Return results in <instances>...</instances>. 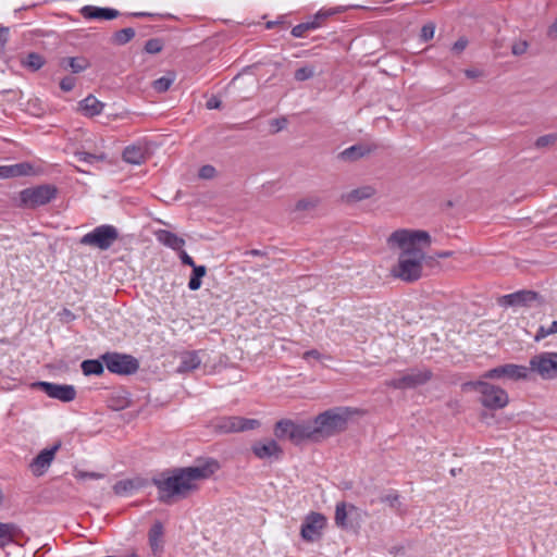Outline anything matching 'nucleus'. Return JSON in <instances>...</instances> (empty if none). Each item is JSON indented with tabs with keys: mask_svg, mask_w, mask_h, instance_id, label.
Segmentation results:
<instances>
[{
	"mask_svg": "<svg viewBox=\"0 0 557 557\" xmlns=\"http://www.w3.org/2000/svg\"><path fill=\"white\" fill-rule=\"evenodd\" d=\"M220 468L213 458L197 459L190 467H180L163 471L152 479L158 490L159 502L170 505L175 499L186 498L198 490V482L209 479Z\"/></svg>",
	"mask_w": 557,
	"mask_h": 557,
	"instance_id": "obj_1",
	"label": "nucleus"
},
{
	"mask_svg": "<svg viewBox=\"0 0 557 557\" xmlns=\"http://www.w3.org/2000/svg\"><path fill=\"white\" fill-rule=\"evenodd\" d=\"M391 246L395 245L401 249L398 257V264L392 270L395 277L405 282H416L422 275L424 252L418 247L419 243L425 246L431 244L430 234L421 230H397L387 239Z\"/></svg>",
	"mask_w": 557,
	"mask_h": 557,
	"instance_id": "obj_2",
	"label": "nucleus"
},
{
	"mask_svg": "<svg viewBox=\"0 0 557 557\" xmlns=\"http://www.w3.org/2000/svg\"><path fill=\"white\" fill-rule=\"evenodd\" d=\"M350 414L348 407H335L318 414L311 421L317 441H323L346 430Z\"/></svg>",
	"mask_w": 557,
	"mask_h": 557,
	"instance_id": "obj_3",
	"label": "nucleus"
},
{
	"mask_svg": "<svg viewBox=\"0 0 557 557\" xmlns=\"http://www.w3.org/2000/svg\"><path fill=\"white\" fill-rule=\"evenodd\" d=\"M120 238L119 230L111 224H102L85 234L79 244L99 250H108Z\"/></svg>",
	"mask_w": 557,
	"mask_h": 557,
	"instance_id": "obj_4",
	"label": "nucleus"
},
{
	"mask_svg": "<svg viewBox=\"0 0 557 557\" xmlns=\"http://www.w3.org/2000/svg\"><path fill=\"white\" fill-rule=\"evenodd\" d=\"M432 377L433 372L430 369L413 368L399 377L386 381L385 385L395 389H409L426 384Z\"/></svg>",
	"mask_w": 557,
	"mask_h": 557,
	"instance_id": "obj_5",
	"label": "nucleus"
},
{
	"mask_svg": "<svg viewBox=\"0 0 557 557\" xmlns=\"http://www.w3.org/2000/svg\"><path fill=\"white\" fill-rule=\"evenodd\" d=\"M101 360L111 373L119 375L134 374L139 369L138 360L126 354L106 352L101 356Z\"/></svg>",
	"mask_w": 557,
	"mask_h": 557,
	"instance_id": "obj_6",
	"label": "nucleus"
},
{
	"mask_svg": "<svg viewBox=\"0 0 557 557\" xmlns=\"http://www.w3.org/2000/svg\"><path fill=\"white\" fill-rule=\"evenodd\" d=\"M260 426L257 419L242 417H221L213 422V429L219 433H233L255 430Z\"/></svg>",
	"mask_w": 557,
	"mask_h": 557,
	"instance_id": "obj_7",
	"label": "nucleus"
},
{
	"mask_svg": "<svg viewBox=\"0 0 557 557\" xmlns=\"http://www.w3.org/2000/svg\"><path fill=\"white\" fill-rule=\"evenodd\" d=\"M536 372L544 380L557 377V352H541L530 359L529 371Z\"/></svg>",
	"mask_w": 557,
	"mask_h": 557,
	"instance_id": "obj_8",
	"label": "nucleus"
},
{
	"mask_svg": "<svg viewBox=\"0 0 557 557\" xmlns=\"http://www.w3.org/2000/svg\"><path fill=\"white\" fill-rule=\"evenodd\" d=\"M482 391L480 393V403L483 407L491 410H498L505 408L509 403L507 392L494 384L486 382L481 384Z\"/></svg>",
	"mask_w": 557,
	"mask_h": 557,
	"instance_id": "obj_9",
	"label": "nucleus"
},
{
	"mask_svg": "<svg viewBox=\"0 0 557 557\" xmlns=\"http://www.w3.org/2000/svg\"><path fill=\"white\" fill-rule=\"evenodd\" d=\"M529 368L524 366L507 363L503 366L495 367L493 369L487 370L482 374V377L485 380H499L503 377H507L513 381L524 380L528 377Z\"/></svg>",
	"mask_w": 557,
	"mask_h": 557,
	"instance_id": "obj_10",
	"label": "nucleus"
},
{
	"mask_svg": "<svg viewBox=\"0 0 557 557\" xmlns=\"http://www.w3.org/2000/svg\"><path fill=\"white\" fill-rule=\"evenodd\" d=\"M37 388L42 391L48 397L58 399L62 403H71L77 395L76 388L70 384L37 381Z\"/></svg>",
	"mask_w": 557,
	"mask_h": 557,
	"instance_id": "obj_11",
	"label": "nucleus"
},
{
	"mask_svg": "<svg viewBox=\"0 0 557 557\" xmlns=\"http://www.w3.org/2000/svg\"><path fill=\"white\" fill-rule=\"evenodd\" d=\"M326 525V518L320 512H310L306 516L301 529L300 535L306 542H314L321 536V531Z\"/></svg>",
	"mask_w": 557,
	"mask_h": 557,
	"instance_id": "obj_12",
	"label": "nucleus"
},
{
	"mask_svg": "<svg viewBox=\"0 0 557 557\" xmlns=\"http://www.w3.org/2000/svg\"><path fill=\"white\" fill-rule=\"evenodd\" d=\"M541 295L533 290L522 289L499 298L498 304L504 307H531L533 302L539 301Z\"/></svg>",
	"mask_w": 557,
	"mask_h": 557,
	"instance_id": "obj_13",
	"label": "nucleus"
},
{
	"mask_svg": "<svg viewBox=\"0 0 557 557\" xmlns=\"http://www.w3.org/2000/svg\"><path fill=\"white\" fill-rule=\"evenodd\" d=\"M251 450L256 457L263 460H280L283 457V449L274 440L256 442Z\"/></svg>",
	"mask_w": 557,
	"mask_h": 557,
	"instance_id": "obj_14",
	"label": "nucleus"
},
{
	"mask_svg": "<svg viewBox=\"0 0 557 557\" xmlns=\"http://www.w3.org/2000/svg\"><path fill=\"white\" fill-rule=\"evenodd\" d=\"M334 11H319L310 21L297 24L292 28L290 34L296 37L300 38L304 37L305 34L309 30L317 29L322 26L323 21L326 20L329 16L333 15Z\"/></svg>",
	"mask_w": 557,
	"mask_h": 557,
	"instance_id": "obj_15",
	"label": "nucleus"
},
{
	"mask_svg": "<svg viewBox=\"0 0 557 557\" xmlns=\"http://www.w3.org/2000/svg\"><path fill=\"white\" fill-rule=\"evenodd\" d=\"M305 441L318 442L311 421L301 423L293 422L290 442L295 445H299Z\"/></svg>",
	"mask_w": 557,
	"mask_h": 557,
	"instance_id": "obj_16",
	"label": "nucleus"
},
{
	"mask_svg": "<svg viewBox=\"0 0 557 557\" xmlns=\"http://www.w3.org/2000/svg\"><path fill=\"white\" fill-rule=\"evenodd\" d=\"M34 172L35 168L30 162L0 165V180L28 176Z\"/></svg>",
	"mask_w": 557,
	"mask_h": 557,
	"instance_id": "obj_17",
	"label": "nucleus"
},
{
	"mask_svg": "<svg viewBox=\"0 0 557 557\" xmlns=\"http://www.w3.org/2000/svg\"><path fill=\"white\" fill-rule=\"evenodd\" d=\"M61 446L62 442L59 440L51 447L44 448L37 454V478L47 472Z\"/></svg>",
	"mask_w": 557,
	"mask_h": 557,
	"instance_id": "obj_18",
	"label": "nucleus"
},
{
	"mask_svg": "<svg viewBox=\"0 0 557 557\" xmlns=\"http://www.w3.org/2000/svg\"><path fill=\"white\" fill-rule=\"evenodd\" d=\"M79 13L87 20H113L120 16V12L112 8H100L95 5H85Z\"/></svg>",
	"mask_w": 557,
	"mask_h": 557,
	"instance_id": "obj_19",
	"label": "nucleus"
},
{
	"mask_svg": "<svg viewBox=\"0 0 557 557\" xmlns=\"http://www.w3.org/2000/svg\"><path fill=\"white\" fill-rule=\"evenodd\" d=\"M147 484L146 480L141 478L120 480L113 485V492L115 495L124 496L133 491L140 490Z\"/></svg>",
	"mask_w": 557,
	"mask_h": 557,
	"instance_id": "obj_20",
	"label": "nucleus"
},
{
	"mask_svg": "<svg viewBox=\"0 0 557 557\" xmlns=\"http://www.w3.org/2000/svg\"><path fill=\"white\" fill-rule=\"evenodd\" d=\"M147 148L141 145H131L124 148L122 158L129 164L139 165L147 159Z\"/></svg>",
	"mask_w": 557,
	"mask_h": 557,
	"instance_id": "obj_21",
	"label": "nucleus"
},
{
	"mask_svg": "<svg viewBox=\"0 0 557 557\" xmlns=\"http://www.w3.org/2000/svg\"><path fill=\"white\" fill-rule=\"evenodd\" d=\"M59 65L63 71L78 74L88 69L90 64L84 57H64L60 59Z\"/></svg>",
	"mask_w": 557,
	"mask_h": 557,
	"instance_id": "obj_22",
	"label": "nucleus"
},
{
	"mask_svg": "<svg viewBox=\"0 0 557 557\" xmlns=\"http://www.w3.org/2000/svg\"><path fill=\"white\" fill-rule=\"evenodd\" d=\"M376 147L375 146H368L363 144H357L354 146H350L343 150L338 158L344 161H356L364 156H368L371 153Z\"/></svg>",
	"mask_w": 557,
	"mask_h": 557,
	"instance_id": "obj_23",
	"label": "nucleus"
},
{
	"mask_svg": "<svg viewBox=\"0 0 557 557\" xmlns=\"http://www.w3.org/2000/svg\"><path fill=\"white\" fill-rule=\"evenodd\" d=\"M156 236L159 243L175 251L182 250L185 246V239L183 237H180L168 230H159L156 232Z\"/></svg>",
	"mask_w": 557,
	"mask_h": 557,
	"instance_id": "obj_24",
	"label": "nucleus"
},
{
	"mask_svg": "<svg viewBox=\"0 0 557 557\" xmlns=\"http://www.w3.org/2000/svg\"><path fill=\"white\" fill-rule=\"evenodd\" d=\"M79 109L84 112L86 116H96L99 115L103 108L104 103L99 101L95 96L89 95L82 101H79Z\"/></svg>",
	"mask_w": 557,
	"mask_h": 557,
	"instance_id": "obj_25",
	"label": "nucleus"
},
{
	"mask_svg": "<svg viewBox=\"0 0 557 557\" xmlns=\"http://www.w3.org/2000/svg\"><path fill=\"white\" fill-rule=\"evenodd\" d=\"M59 189L52 184L37 185V206L51 202L58 195Z\"/></svg>",
	"mask_w": 557,
	"mask_h": 557,
	"instance_id": "obj_26",
	"label": "nucleus"
},
{
	"mask_svg": "<svg viewBox=\"0 0 557 557\" xmlns=\"http://www.w3.org/2000/svg\"><path fill=\"white\" fill-rule=\"evenodd\" d=\"M321 203V198L318 196H308L299 199L294 207V211H314Z\"/></svg>",
	"mask_w": 557,
	"mask_h": 557,
	"instance_id": "obj_27",
	"label": "nucleus"
},
{
	"mask_svg": "<svg viewBox=\"0 0 557 557\" xmlns=\"http://www.w3.org/2000/svg\"><path fill=\"white\" fill-rule=\"evenodd\" d=\"M103 363L98 359H87L82 362L81 368L85 375H100L104 371Z\"/></svg>",
	"mask_w": 557,
	"mask_h": 557,
	"instance_id": "obj_28",
	"label": "nucleus"
},
{
	"mask_svg": "<svg viewBox=\"0 0 557 557\" xmlns=\"http://www.w3.org/2000/svg\"><path fill=\"white\" fill-rule=\"evenodd\" d=\"M135 35L136 33L134 28L126 27L115 32L111 37V42L116 46H124L129 42Z\"/></svg>",
	"mask_w": 557,
	"mask_h": 557,
	"instance_id": "obj_29",
	"label": "nucleus"
},
{
	"mask_svg": "<svg viewBox=\"0 0 557 557\" xmlns=\"http://www.w3.org/2000/svg\"><path fill=\"white\" fill-rule=\"evenodd\" d=\"M188 282V288L190 290H198L201 287V278L207 274V268L205 265L195 264Z\"/></svg>",
	"mask_w": 557,
	"mask_h": 557,
	"instance_id": "obj_30",
	"label": "nucleus"
},
{
	"mask_svg": "<svg viewBox=\"0 0 557 557\" xmlns=\"http://www.w3.org/2000/svg\"><path fill=\"white\" fill-rule=\"evenodd\" d=\"M16 533V527L13 523L0 522V546L11 543Z\"/></svg>",
	"mask_w": 557,
	"mask_h": 557,
	"instance_id": "obj_31",
	"label": "nucleus"
},
{
	"mask_svg": "<svg viewBox=\"0 0 557 557\" xmlns=\"http://www.w3.org/2000/svg\"><path fill=\"white\" fill-rule=\"evenodd\" d=\"M292 420L283 419L276 422L274 428V434L277 438H288L290 441V431L293 426Z\"/></svg>",
	"mask_w": 557,
	"mask_h": 557,
	"instance_id": "obj_32",
	"label": "nucleus"
},
{
	"mask_svg": "<svg viewBox=\"0 0 557 557\" xmlns=\"http://www.w3.org/2000/svg\"><path fill=\"white\" fill-rule=\"evenodd\" d=\"M373 193H374V190L370 186H364V187H361V188H357V189L351 190L347 195V200L356 202V201H360V200H363V199H368V198H370L373 195Z\"/></svg>",
	"mask_w": 557,
	"mask_h": 557,
	"instance_id": "obj_33",
	"label": "nucleus"
},
{
	"mask_svg": "<svg viewBox=\"0 0 557 557\" xmlns=\"http://www.w3.org/2000/svg\"><path fill=\"white\" fill-rule=\"evenodd\" d=\"M200 366V359L196 352H190L183 357L180 370L181 371H191L197 369Z\"/></svg>",
	"mask_w": 557,
	"mask_h": 557,
	"instance_id": "obj_34",
	"label": "nucleus"
},
{
	"mask_svg": "<svg viewBox=\"0 0 557 557\" xmlns=\"http://www.w3.org/2000/svg\"><path fill=\"white\" fill-rule=\"evenodd\" d=\"M75 157L77 161L94 164L99 161H104L107 156L104 153L95 154L86 151H76Z\"/></svg>",
	"mask_w": 557,
	"mask_h": 557,
	"instance_id": "obj_35",
	"label": "nucleus"
},
{
	"mask_svg": "<svg viewBox=\"0 0 557 557\" xmlns=\"http://www.w3.org/2000/svg\"><path fill=\"white\" fill-rule=\"evenodd\" d=\"M174 79H175L174 74H169V75L162 76L152 83V87L158 92H165L166 90L170 89Z\"/></svg>",
	"mask_w": 557,
	"mask_h": 557,
	"instance_id": "obj_36",
	"label": "nucleus"
},
{
	"mask_svg": "<svg viewBox=\"0 0 557 557\" xmlns=\"http://www.w3.org/2000/svg\"><path fill=\"white\" fill-rule=\"evenodd\" d=\"M335 523L341 528H346L347 524V505L338 503L335 508Z\"/></svg>",
	"mask_w": 557,
	"mask_h": 557,
	"instance_id": "obj_37",
	"label": "nucleus"
},
{
	"mask_svg": "<svg viewBox=\"0 0 557 557\" xmlns=\"http://www.w3.org/2000/svg\"><path fill=\"white\" fill-rule=\"evenodd\" d=\"M314 74H315V69L313 65H305L295 71L294 77L298 82H304V81L312 78L314 76Z\"/></svg>",
	"mask_w": 557,
	"mask_h": 557,
	"instance_id": "obj_38",
	"label": "nucleus"
},
{
	"mask_svg": "<svg viewBox=\"0 0 557 557\" xmlns=\"http://www.w3.org/2000/svg\"><path fill=\"white\" fill-rule=\"evenodd\" d=\"M162 535V525L160 523L154 524L149 531V542L152 550L156 553L159 548V539Z\"/></svg>",
	"mask_w": 557,
	"mask_h": 557,
	"instance_id": "obj_39",
	"label": "nucleus"
},
{
	"mask_svg": "<svg viewBox=\"0 0 557 557\" xmlns=\"http://www.w3.org/2000/svg\"><path fill=\"white\" fill-rule=\"evenodd\" d=\"M21 205L35 207V187H29L21 191L20 194Z\"/></svg>",
	"mask_w": 557,
	"mask_h": 557,
	"instance_id": "obj_40",
	"label": "nucleus"
},
{
	"mask_svg": "<svg viewBox=\"0 0 557 557\" xmlns=\"http://www.w3.org/2000/svg\"><path fill=\"white\" fill-rule=\"evenodd\" d=\"M163 49V42L159 38H151L146 41L144 50L147 53L154 54L159 53Z\"/></svg>",
	"mask_w": 557,
	"mask_h": 557,
	"instance_id": "obj_41",
	"label": "nucleus"
},
{
	"mask_svg": "<svg viewBox=\"0 0 557 557\" xmlns=\"http://www.w3.org/2000/svg\"><path fill=\"white\" fill-rule=\"evenodd\" d=\"M556 141H557V134H555V133L546 134V135L540 136L535 140V147L539 149L546 148L548 146L554 145Z\"/></svg>",
	"mask_w": 557,
	"mask_h": 557,
	"instance_id": "obj_42",
	"label": "nucleus"
},
{
	"mask_svg": "<svg viewBox=\"0 0 557 557\" xmlns=\"http://www.w3.org/2000/svg\"><path fill=\"white\" fill-rule=\"evenodd\" d=\"M434 33H435V24L432 22L426 23L421 28L420 39L423 42H426L434 37Z\"/></svg>",
	"mask_w": 557,
	"mask_h": 557,
	"instance_id": "obj_43",
	"label": "nucleus"
},
{
	"mask_svg": "<svg viewBox=\"0 0 557 557\" xmlns=\"http://www.w3.org/2000/svg\"><path fill=\"white\" fill-rule=\"evenodd\" d=\"M76 81H77L76 77L71 76V75L63 77L60 81V88H61V90H63L65 92H69L71 90H73V88L76 85Z\"/></svg>",
	"mask_w": 557,
	"mask_h": 557,
	"instance_id": "obj_44",
	"label": "nucleus"
},
{
	"mask_svg": "<svg viewBox=\"0 0 557 557\" xmlns=\"http://www.w3.org/2000/svg\"><path fill=\"white\" fill-rule=\"evenodd\" d=\"M215 168L210 164H207L200 168L198 175L200 178L210 180L215 176Z\"/></svg>",
	"mask_w": 557,
	"mask_h": 557,
	"instance_id": "obj_45",
	"label": "nucleus"
},
{
	"mask_svg": "<svg viewBox=\"0 0 557 557\" xmlns=\"http://www.w3.org/2000/svg\"><path fill=\"white\" fill-rule=\"evenodd\" d=\"M103 476L104 475L99 472L77 471L75 473V478L82 481L86 479L99 480L102 479Z\"/></svg>",
	"mask_w": 557,
	"mask_h": 557,
	"instance_id": "obj_46",
	"label": "nucleus"
},
{
	"mask_svg": "<svg viewBox=\"0 0 557 557\" xmlns=\"http://www.w3.org/2000/svg\"><path fill=\"white\" fill-rule=\"evenodd\" d=\"M381 502L388 504L392 508H396L399 505V495L397 492L387 494L381 497Z\"/></svg>",
	"mask_w": 557,
	"mask_h": 557,
	"instance_id": "obj_47",
	"label": "nucleus"
},
{
	"mask_svg": "<svg viewBox=\"0 0 557 557\" xmlns=\"http://www.w3.org/2000/svg\"><path fill=\"white\" fill-rule=\"evenodd\" d=\"M468 46V39L465 37H460L451 47V50L459 54L461 53Z\"/></svg>",
	"mask_w": 557,
	"mask_h": 557,
	"instance_id": "obj_48",
	"label": "nucleus"
},
{
	"mask_svg": "<svg viewBox=\"0 0 557 557\" xmlns=\"http://www.w3.org/2000/svg\"><path fill=\"white\" fill-rule=\"evenodd\" d=\"M528 49L527 41L515 42L511 47V52L515 55L523 54Z\"/></svg>",
	"mask_w": 557,
	"mask_h": 557,
	"instance_id": "obj_49",
	"label": "nucleus"
},
{
	"mask_svg": "<svg viewBox=\"0 0 557 557\" xmlns=\"http://www.w3.org/2000/svg\"><path fill=\"white\" fill-rule=\"evenodd\" d=\"M178 257L181 262L185 265L194 267L196 264L194 259L184 249L178 251Z\"/></svg>",
	"mask_w": 557,
	"mask_h": 557,
	"instance_id": "obj_50",
	"label": "nucleus"
},
{
	"mask_svg": "<svg viewBox=\"0 0 557 557\" xmlns=\"http://www.w3.org/2000/svg\"><path fill=\"white\" fill-rule=\"evenodd\" d=\"M481 384H486V381H484V380L470 381V382H466L462 386H463V388H471V389H474V391H478L479 393H481V391H482Z\"/></svg>",
	"mask_w": 557,
	"mask_h": 557,
	"instance_id": "obj_51",
	"label": "nucleus"
},
{
	"mask_svg": "<svg viewBox=\"0 0 557 557\" xmlns=\"http://www.w3.org/2000/svg\"><path fill=\"white\" fill-rule=\"evenodd\" d=\"M553 334V331L550 330V327H545V326H540L536 334H535V337L534 339L536 342L545 338L546 336Z\"/></svg>",
	"mask_w": 557,
	"mask_h": 557,
	"instance_id": "obj_52",
	"label": "nucleus"
},
{
	"mask_svg": "<svg viewBox=\"0 0 557 557\" xmlns=\"http://www.w3.org/2000/svg\"><path fill=\"white\" fill-rule=\"evenodd\" d=\"M60 319L64 323H70L75 320V314L69 309H63L60 313Z\"/></svg>",
	"mask_w": 557,
	"mask_h": 557,
	"instance_id": "obj_53",
	"label": "nucleus"
},
{
	"mask_svg": "<svg viewBox=\"0 0 557 557\" xmlns=\"http://www.w3.org/2000/svg\"><path fill=\"white\" fill-rule=\"evenodd\" d=\"M302 358L305 360H308L309 358L321 360L323 358V355L317 349H310L304 352Z\"/></svg>",
	"mask_w": 557,
	"mask_h": 557,
	"instance_id": "obj_54",
	"label": "nucleus"
},
{
	"mask_svg": "<svg viewBox=\"0 0 557 557\" xmlns=\"http://www.w3.org/2000/svg\"><path fill=\"white\" fill-rule=\"evenodd\" d=\"M222 106V101L216 98V97H211L207 103H206V107L209 109V110H212V109H220Z\"/></svg>",
	"mask_w": 557,
	"mask_h": 557,
	"instance_id": "obj_55",
	"label": "nucleus"
},
{
	"mask_svg": "<svg viewBox=\"0 0 557 557\" xmlns=\"http://www.w3.org/2000/svg\"><path fill=\"white\" fill-rule=\"evenodd\" d=\"M286 123H287V120L285 117H282V119L273 120L271 122V125L275 126V131L274 132H278V131L283 129L286 126Z\"/></svg>",
	"mask_w": 557,
	"mask_h": 557,
	"instance_id": "obj_56",
	"label": "nucleus"
},
{
	"mask_svg": "<svg viewBox=\"0 0 557 557\" xmlns=\"http://www.w3.org/2000/svg\"><path fill=\"white\" fill-rule=\"evenodd\" d=\"M465 75L468 77V78H478V77H481L483 75L482 71L480 70H476V69H467L465 70Z\"/></svg>",
	"mask_w": 557,
	"mask_h": 557,
	"instance_id": "obj_57",
	"label": "nucleus"
},
{
	"mask_svg": "<svg viewBox=\"0 0 557 557\" xmlns=\"http://www.w3.org/2000/svg\"><path fill=\"white\" fill-rule=\"evenodd\" d=\"M24 64L35 71V52H29Z\"/></svg>",
	"mask_w": 557,
	"mask_h": 557,
	"instance_id": "obj_58",
	"label": "nucleus"
},
{
	"mask_svg": "<svg viewBox=\"0 0 557 557\" xmlns=\"http://www.w3.org/2000/svg\"><path fill=\"white\" fill-rule=\"evenodd\" d=\"M8 32L7 27L0 26V48H2L8 40Z\"/></svg>",
	"mask_w": 557,
	"mask_h": 557,
	"instance_id": "obj_59",
	"label": "nucleus"
},
{
	"mask_svg": "<svg viewBox=\"0 0 557 557\" xmlns=\"http://www.w3.org/2000/svg\"><path fill=\"white\" fill-rule=\"evenodd\" d=\"M547 35L549 38L557 40V20L549 26Z\"/></svg>",
	"mask_w": 557,
	"mask_h": 557,
	"instance_id": "obj_60",
	"label": "nucleus"
},
{
	"mask_svg": "<svg viewBox=\"0 0 557 557\" xmlns=\"http://www.w3.org/2000/svg\"><path fill=\"white\" fill-rule=\"evenodd\" d=\"M128 16L132 17H156L158 14L149 13V12H132L128 13Z\"/></svg>",
	"mask_w": 557,
	"mask_h": 557,
	"instance_id": "obj_61",
	"label": "nucleus"
},
{
	"mask_svg": "<svg viewBox=\"0 0 557 557\" xmlns=\"http://www.w3.org/2000/svg\"><path fill=\"white\" fill-rule=\"evenodd\" d=\"M247 256H253V257H265L267 252L260 249H251L245 252Z\"/></svg>",
	"mask_w": 557,
	"mask_h": 557,
	"instance_id": "obj_62",
	"label": "nucleus"
},
{
	"mask_svg": "<svg viewBox=\"0 0 557 557\" xmlns=\"http://www.w3.org/2000/svg\"><path fill=\"white\" fill-rule=\"evenodd\" d=\"M453 251L450 250H445V251H440V252H436V257L437 258H441V259H446V258H449L453 256Z\"/></svg>",
	"mask_w": 557,
	"mask_h": 557,
	"instance_id": "obj_63",
	"label": "nucleus"
},
{
	"mask_svg": "<svg viewBox=\"0 0 557 557\" xmlns=\"http://www.w3.org/2000/svg\"><path fill=\"white\" fill-rule=\"evenodd\" d=\"M550 330L553 331V334L554 333H557V320L556 321H553V323L550 324Z\"/></svg>",
	"mask_w": 557,
	"mask_h": 557,
	"instance_id": "obj_64",
	"label": "nucleus"
}]
</instances>
